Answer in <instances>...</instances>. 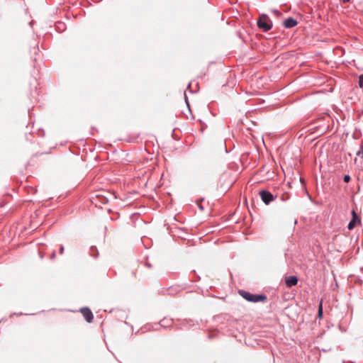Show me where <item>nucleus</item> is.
<instances>
[{"label":"nucleus","mask_w":363,"mask_h":363,"mask_svg":"<svg viewBox=\"0 0 363 363\" xmlns=\"http://www.w3.org/2000/svg\"><path fill=\"white\" fill-rule=\"evenodd\" d=\"M257 26L264 32L269 30L272 27V22L265 14H262L257 20Z\"/></svg>","instance_id":"obj_1"},{"label":"nucleus","mask_w":363,"mask_h":363,"mask_svg":"<svg viewBox=\"0 0 363 363\" xmlns=\"http://www.w3.org/2000/svg\"><path fill=\"white\" fill-rule=\"evenodd\" d=\"M240 296L244 298L245 300L250 302H263L267 300V296L265 295H257L252 294L245 291H240Z\"/></svg>","instance_id":"obj_2"},{"label":"nucleus","mask_w":363,"mask_h":363,"mask_svg":"<svg viewBox=\"0 0 363 363\" xmlns=\"http://www.w3.org/2000/svg\"><path fill=\"white\" fill-rule=\"evenodd\" d=\"M259 195L262 201L267 205L274 200V196L268 191H261Z\"/></svg>","instance_id":"obj_3"},{"label":"nucleus","mask_w":363,"mask_h":363,"mask_svg":"<svg viewBox=\"0 0 363 363\" xmlns=\"http://www.w3.org/2000/svg\"><path fill=\"white\" fill-rule=\"evenodd\" d=\"M84 318L88 323H91L93 320L94 316L91 310L88 308H83L80 310Z\"/></svg>","instance_id":"obj_4"},{"label":"nucleus","mask_w":363,"mask_h":363,"mask_svg":"<svg viewBox=\"0 0 363 363\" xmlns=\"http://www.w3.org/2000/svg\"><path fill=\"white\" fill-rule=\"evenodd\" d=\"M352 219L350 220L347 226L349 230H352L357 225V223H360V220L354 211H352Z\"/></svg>","instance_id":"obj_5"},{"label":"nucleus","mask_w":363,"mask_h":363,"mask_svg":"<svg viewBox=\"0 0 363 363\" xmlns=\"http://www.w3.org/2000/svg\"><path fill=\"white\" fill-rule=\"evenodd\" d=\"M285 282L287 287H291L297 284L298 278L296 276H289L286 278Z\"/></svg>","instance_id":"obj_6"},{"label":"nucleus","mask_w":363,"mask_h":363,"mask_svg":"<svg viewBox=\"0 0 363 363\" xmlns=\"http://www.w3.org/2000/svg\"><path fill=\"white\" fill-rule=\"evenodd\" d=\"M284 26L287 28H291L297 25V21L293 18H288L284 21Z\"/></svg>","instance_id":"obj_7"},{"label":"nucleus","mask_w":363,"mask_h":363,"mask_svg":"<svg viewBox=\"0 0 363 363\" xmlns=\"http://www.w3.org/2000/svg\"><path fill=\"white\" fill-rule=\"evenodd\" d=\"M323 316V302L320 301L319 306H318V318H322Z\"/></svg>","instance_id":"obj_8"},{"label":"nucleus","mask_w":363,"mask_h":363,"mask_svg":"<svg viewBox=\"0 0 363 363\" xmlns=\"http://www.w3.org/2000/svg\"><path fill=\"white\" fill-rule=\"evenodd\" d=\"M359 85L361 88H363V74H361L359 77Z\"/></svg>","instance_id":"obj_9"},{"label":"nucleus","mask_w":363,"mask_h":363,"mask_svg":"<svg viewBox=\"0 0 363 363\" xmlns=\"http://www.w3.org/2000/svg\"><path fill=\"white\" fill-rule=\"evenodd\" d=\"M343 179L345 182L348 183L350 181L351 178L349 175H345Z\"/></svg>","instance_id":"obj_10"},{"label":"nucleus","mask_w":363,"mask_h":363,"mask_svg":"<svg viewBox=\"0 0 363 363\" xmlns=\"http://www.w3.org/2000/svg\"><path fill=\"white\" fill-rule=\"evenodd\" d=\"M197 205L201 210H203V206H201V201H198Z\"/></svg>","instance_id":"obj_11"},{"label":"nucleus","mask_w":363,"mask_h":363,"mask_svg":"<svg viewBox=\"0 0 363 363\" xmlns=\"http://www.w3.org/2000/svg\"><path fill=\"white\" fill-rule=\"evenodd\" d=\"M63 252H64V247L63 246H60V254H63Z\"/></svg>","instance_id":"obj_12"},{"label":"nucleus","mask_w":363,"mask_h":363,"mask_svg":"<svg viewBox=\"0 0 363 363\" xmlns=\"http://www.w3.org/2000/svg\"><path fill=\"white\" fill-rule=\"evenodd\" d=\"M273 12H274L276 15H277V16H279V15H280V14H281V13H280L279 11H277V10H274V11H273Z\"/></svg>","instance_id":"obj_13"},{"label":"nucleus","mask_w":363,"mask_h":363,"mask_svg":"<svg viewBox=\"0 0 363 363\" xmlns=\"http://www.w3.org/2000/svg\"><path fill=\"white\" fill-rule=\"evenodd\" d=\"M55 257V252H54L52 255V258H54Z\"/></svg>","instance_id":"obj_14"},{"label":"nucleus","mask_w":363,"mask_h":363,"mask_svg":"<svg viewBox=\"0 0 363 363\" xmlns=\"http://www.w3.org/2000/svg\"><path fill=\"white\" fill-rule=\"evenodd\" d=\"M344 2H348L350 0H343Z\"/></svg>","instance_id":"obj_15"},{"label":"nucleus","mask_w":363,"mask_h":363,"mask_svg":"<svg viewBox=\"0 0 363 363\" xmlns=\"http://www.w3.org/2000/svg\"><path fill=\"white\" fill-rule=\"evenodd\" d=\"M357 155L359 156V155H360V152H358L357 153Z\"/></svg>","instance_id":"obj_16"}]
</instances>
